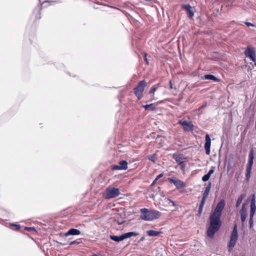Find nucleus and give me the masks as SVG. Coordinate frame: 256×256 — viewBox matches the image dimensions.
I'll return each instance as SVG.
<instances>
[{"label": "nucleus", "mask_w": 256, "mask_h": 256, "mask_svg": "<svg viewBox=\"0 0 256 256\" xmlns=\"http://www.w3.org/2000/svg\"><path fill=\"white\" fill-rule=\"evenodd\" d=\"M225 206V202L224 200H221L217 204L214 212L210 217V224L207 230V234L212 238L215 233L218 230L222 222L220 218L222 214V211Z\"/></svg>", "instance_id": "nucleus-1"}, {"label": "nucleus", "mask_w": 256, "mask_h": 256, "mask_svg": "<svg viewBox=\"0 0 256 256\" xmlns=\"http://www.w3.org/2000/svg\"><path fill=\"white\" fill-rule=\"evenodd\" d=\"M140 218L146 221H152L159 218L162 216L161 212L156 210L143 208L140 210Z\"/></svg>", "instance_id": "nucleus-2"}, {"label": "nucleus", "mask_w": 256, "mask_h": 256, "mask_svg": "<svg viewBox=\"0 0 256 256\" xmlns=\"http://www.w3.org/2000/svg\"><path fill=\"white\" fill-rule=\"evenodd\" d=\"M146 82L145 80H141L138 83V86L134 88V92L136 96L138 98V100H140L143 96V92L144 88L146 86Z\"/></svg>", "instance_id": "nucleus-3"}, {"label": "nucleus", "mask_w": 256, "mask_h": 256, "mask_svg": "<svg viewBox=\"0 0 256 256\" xmlns=\"http://www.w3.org/2000/svg\"><path fill=\"white\" fill-rule=\"evenodd\" d=\"M238 238V233L237 230V226L234 225L230 236V240L228 244L229 250L233 249L236 244Z\"/></svg>", "instance_id": "nucleus-4"}, {"label": "nucleus", "mask_w": 256, "mask_h": 256, "mask_svg": "<svg viewBox=\"0 0 256 256\" xmlns=\"http://www.w3.org/2000/svg\"><path fill=\"white\" fill-rule=\"evenodd\" d=\"M106 198H111L118 196L120 192L118 188H108L106 189Z\"/></svg>", "instance_id": "nucleus-5"}, {"label": "nucleus", "mask_w": 256, "mask_h": 256, "mask_svg": "<svg viewBox=\"0 0 256 256\" xmlns=\"http://www.w3.org/2000/svg\"><path fill=\"white\" fill-rule=\"evenodd\" d=\"M178 124L183 126V130L186 132H191L194 130V125L192 122H187L185 120H178Z\"/></svg>", "instance_id": "nucleus-6"}, {"label": "nucleus", "mask_w": 256, "mask_h": 256, "mask_svg": "<svg viewBox=\"0 0 256 256\" xmlns=\"http://www.w3.org/2000/svg\"><path fill=\"white\" fill-rule=\"evenodd\" d=\"M244 54L246 57L249 58L252 61H256L255 51L250 46H248L244 52Z\"/></svg>", "instance_id": "nucleus-7"}, {"label": "nucleus", "mask_w": 256, "mask_h": 256, "mask_svg": "<svg viewBox=\"0 0 256 256\" xmlns=\"http://www.w3.org/2000/svg\"><path fill=\"white\" fill-rule=\"evenodd\" d=\"M169 181L173 184L177 188H183L185 186L184 183L180 180L173 178H169Z\"/></svg>", "instance_id": "nucleus-8"}, {"label": "nucleus", "mask_w": 256, "mask_h": 256, "mask_svg": "<svg viewBox=\"0 0 256 256\" xmlns=\"http://www.w3.org/2000/svg\"><path fill=\"white\" fill-rule=\"evenodd\" d=\"M210 145H211V140L208 134L206 135V142L204 144V149L206 150V153L208 155L210 152Z\"/></svg>", "instance_id": "nucleus-9"}, {"label": "nucleus", "mask_w": 256, "mask_h": 256, "mask_svg": "<svg viewBox=\"0 0 256 256\" xmlns=\"http://www.w3.org/2000/svg\"><path fill=\"white\" fill-rule=\"evenodd\" d=\"M182 8L186 11L188 17L190 18H192L194 16V12L192 7L190 4H183Z\"/></svg>", "instance_id": "nucleus-10"}, {"label": "nucleus", "mask_w": 256, "mask_h": 256, "mask_svg": "<svg viewBox=\"0 0 256 256\" xmlns=\"http://www.w3.org/2000/svg\"><path fill=\"white\" fill-rule=\"evenodd\" d=\"M173 158L175 160L176 162L181 166L182 168L184 167V158L182 155L174 154L173 155Z\"/></svg>", "instance_id": "nucleus-11"}, {"label": "nucleus", "mask_w": 256, "mask_h": 256, "mask_svg": "<svg viewBox=\"0 0 256 256\" xmlns=\"http://www.w3.org/2000/svg\"><path fill=\"white\" fill-rule=\"evenodd\" d=\"M256 210V206L255 204V196L252 195V198L250 202V217H253Z\"/></svg>", "instance_id": "nucleus-12"}, {"label": "nucleus", "mask_w": 256, "mask_h": 256, "mask_svg": "<svg viewBox=\"0 0 256 256\" xmlns=\"http://www.w3.org/2000/svg\"><path fill=\"white\" fill-rule=\"evenodd\" d=\"M253 163L248 162L246 167V180L248 181L250 176L251 170Z\"/></svg>", "instance_id": "nucleus-13"}, {"label": "nucleus", "mask_w": 256, "mask_h": 256, "mask_svg": "<svg viewBox=\"0 0 256 256\" xmlns=\"http://www.w3.org/2000/svg\"><path fill=\"white\" fill-rule=\"evenodd\" d=\"M80 234V232L76 228H70L69 230L65 234L66 236H68L70 235L77 236Z\"/></svg>", "instance_id": "nucleus-14"}, {"label": "nucleus", "mask_w": 256, "mask_h": 256, "mask_svg": "<svg viewBox=\"0 0 256 256\" xmlns=\"http://www.w3.org/2000/svg\"><path fill=\"white\" fill-rule=\"evenodd\" d=\"M138 233L134 232H128L122 234L123 240L127 238H130L132 236H138Z\"/></svg>", "instance_id": "nucleus-15"}, {"label": "nucleus", "mask_w": 256, "mask_h": 256, "mask_svg": "<svg viewBox=\"0 0 256 256\" xmlns=\"http://www.w3.org/2000/svg\"><path fill=\"white\" fill-rule=\"evenodd\" d=\"M204 79L212 80L214 82H219V80L215 76L212 74H205L204 76Z\"/></svg>", "instance_id": "nucleus-16"}, {"label": "nucleus", "mask_w": 256, "mask_h": 256, "mask_svg": "<svg viewBox=\"0 0 256 256\" xmlns=\"http://www.w3.org/2000/svg\"><path fill=\"white\" fill-rule=\"evenodd\" d=\"M146 234L150 236H156L160 234V232L154 230H150L146 231Z\"/></svg>", "instance_id": "nucleus-17"}, {"label": "nucleus", "mask_w": 256, "mask_h": 256, "mask_svg": "<svg viewBox=\"0 0 256 256\" xmlns=\"http://www.w3.org/2000/svg\"><path fill=\"white\" fill-rule=\"evenodd\" d=\"M119 165L122 170H126L128 168V162L125 160L120 161Z\"/></svg>", "instance_id": "nucleus-18"}, {"label": "nucleus", "mask_w": 256, "mask_h": 256, "mask_svg": "<svg viewBox=\"0 0 256 256\" xmlns=\"http://www.w3.org/2000/svg\"><path fill=\"white\" fill-rule=\"evenodd\" d=\"M110 238L112 240H114L116 242H119L120 241L123 240V238L122 235L120 236H116L114 235H110Z\"/></svg>", "instance_id": "nucleus-19"}, {"label": "nucleus", "mask_w": 256, "mask_h": 256, "mask_svg": "<svg viewBox=\"0 0 256 256\" xmlns=\"http://www.w3.org/2000/svg\"><path fill=\"white\" fill-rule=\"evenodd\" d=\"M246 194H242L238 198L236 203V207L238 208L240 206V204H241L243 199L245 198Z\"/></svg>", "instance_id": "nucleus-20"}, {"label": "nucleus", "mask_w": 256, "mask_h": 256, "mask_svg": "<svg viewBox=\"0 0 256 256\" xmlns=\"http://www.w3.org/2000/svg\"><path fill=\"white\" fill-rule=\"evenodd\" d=\"M143 108L147 110H153L156 109V106L154 104H150L144 105L142 106Z\"/></svg>", "instance_id": "nucleus-21"}, {"label": "nucleus", "mask_w": 256, "mask_h": 256, "mask_svg": "<svg viewBox=\"0 0 256 256\" xmlns=\"http://www.w3.org/2000/svg\"><path fill=\"white\" fill-rule=\"evenodd\" d=\"M254 158V150L252 148L250 150L249 154H248V162L253 163Z\"/></svg>", "instance_id": "nucleus-22"}, {"label": "nucleus", "mask_w": 256, "mask_h": 256, "mask_svg": "<svg viewBox=\"0 0 256 256\" xmlns=\"http://www.w3.org/2000/svg\"><path fill=\"white\" fill-rule=\"evenodd\" d=\"M246 204H243L242 205V209L240 210V215H246L247 216V210L246 207Z\"/></svg>", "instance_id": "nucleus-23"}, {"label": "nucleus", "mask_w": 256, "mask_h": 256, "mask_svg": "<svg viewBox=\"0 0 256 256\" xmlns=\"http://www.w3.org/2000/svg\"><path fill=\"white\" fill-rule=\"evenodd\" d=\"M157 88L155 86H153L151 88L149 91L150 94H154V92L156 90Z\"/></svg>", "instance_id": "nucleus-24"}, {"label": "nucleus", "mask_w": 256, "mask_h": 256, "mask_svg": "<svg viewBox=\"0 0 256 256\" xmlns=\"http://www.w3.org/2000/svg\"><path fill=\"white\" fill-rule=\"evenodd\" d=\"M210 178V176L208 174H206L202 177V180L204 182H206L209 180Z\"/></svg>", "instance_id": "nucleus-25"}, {"label": "nucleus", "mask_w": 256, "mask_h": 256, "mask_svg": "<svg viewBox=\"0 0 256 256\" xmlns=\"http://www.w3.org/2000/svg\"><path fill=\"white\" fill-rule=\"evenodd\" d=\"M210 188H211V182H208V184L207 185L206 187V188L204 191L209 193L210 192Z\"/></svg>", "instance_id": "nucleus-26"}, {"label": "nucleus", "mask_w": 256, "mask_h": 256, "mask_svg": "<svg viewBox=\"0 0 256 256\" xmlns=\"http://www.w3.org/2000/svg\"><path fill=\"white\" fill-rule=\"evenodd\" d=\"M112 170H122L121 169V168H120V165H114V166L112 168Z\"/></svg>", "instance_id": "nucleus-27"}, {"label": "nucleus", "mask_w": 256, "mask_h": 256, "mask_svg": "<svg viewBox=\"0 0 256 256\" xmlns=\"http://www.w3.org/2000/svg\"><path fill=\"white\" fill-rule=\"evenodd\" d=\"M208 194H209V193L206 192V191H204L203 194H202V198H203L204 199H206L208 196Z\"/></svg>", "instance_id": "nucleus-28"}, {"label": "nucleus", "mask_w": 256, "mask_h": 256, "mask_svg": "<svg viewBox=\"0 0 256 256\" xmlns=\"http://www.w3.org/2000/svg\"><path fill=\"white\" fill-rule=\"evenodd\" d=\"M246 216H247L246 215H240V218H241L242 222V223H244L245 222Z\"/></svg>", "instance_id": "nucleus-29"}, {"label": "nucleus", "mask_w": 256, "mask_h": 256, "mask_svg": "<svg viewBox=\"0 0 256 256\" xmlns=\"http://www.w3.org/2000/svg\"><path fill=\"white\" fill-rule=\"evenodd\" d=\"M206 200V199H204H204L203 198H202V200L200 202V204L199 206L204 207V204L205 203Z\"/></svg>", "instance_id": "nucleus-30"}, {"label": "nucleus", "mask_w": 256, "mask_h": 256, "mask_svg": "<svg viewBox=\"0 0 256 256\" xmlns=\"http://www.w3.org/2000/svg\"><path fill=\"white\" fill-rule=\"evenodd\" d=\"M25 230L28 231L35 230V228L34 227H26Z\"/></svg>", "instance_id": "nucleus-31"}, {"label": "nucleus", "mask_w": 256, "mask_h": 256, "mask_svg": "<svg viewBox=\"0 0 256 256\" xmlns=\"http://www.w3.org/2000/svg\"><path fill=\"white\" fill-rule=\"evenodd\" d=\"M80 242H77L76 240L72 241L70 242V245H77L79 244Z\"/></svg>", "instance_id": "nucleus-32"}, {"label": "nucleus", "mask_w": 256, "mask_h": 256, "mask_svg": "<svg viewBox=\"0 0 256 256\" xmlns=\"http://www.w3.org/2000/svg\"><path fill=\"white\" fill-rule=\"evenodd\" d=\"M214 168H212L210 170L209 172H208V173L207 174L210 176L214 173Z\"/></svg>", "instance_id": "nucleus-33"}, {"label": "nucleus", "mask_w": 256, "mask_h": 256, "mask_svg": "<svg viewBox=\"0 0 256 256\" xmlns=\"http://www.w3.org/2000/svg\"><path fill=\"white\" fill-rule=\"evenodd\" d=\"M244 23L248 26H254V25L251 22H246Z\"/></svg>", "instance_id": "nucleus-34"}, {"label": "nucleus", "mask_w": 256, "mask_h": 256, "mask_svg": "<svg viewBox=\"0 0 256 256\" xmlns=\"http://www.w3.org/2000/svg\"><path fill=\"white\" fill-rule=\"evenodd\" d=\"M155 156L154 155V156H151L150 158H149V160L153 162H155Z\"/></svg>", "instance_id": "nucleus-35"}, {"label": "nucleus", "mask_w": 256, "mask_h": 256, "mask_svg": "<svg viewBox=\"0 0 256 256\" xmlns=\"http://www.w3.org/2000/svg\"><path fill=\"white\" fill-rule=\"evenodd\" d=\"M203 207L199 206L198 214L200 216L202 212Z\"/></svg>", "instance_id": "nucleus-36"}, {"label": "nucleus", "mask_w": 256, "mask_h": 256, "mask_svg": "<svg viewBox=\"0 0 256 256\" xmlns=\"http://www.w3.org/2000/svg\"><path fill=\"white\" fill-rule=\"evenodd\" d=\"M253 224V217L250 218V225L251 228Z\"/></svg>", "instance_id": "nucleus-37"}, {"label": "nucleus", "mask_w": 256, "mask_h": 256, "mask_svg": "<svg viewBox=\"0 0 256 256\" xmlns=\"http://www.w3.org/2000/svg\"><path fill=\"white\" fill-rule=\"evenodd\" d=\"M163 176V174H158L156 178H155V180H158L159 178H162Z\"/></svg>", "instance_id": "nucleus-38"}, {"label": "nucleus", "mask_w": 256, "mask_h": 256, "mask_svg": "<svg viewBox=\"0 0 256 256\" xmlns=\"http://www.w3.org/2000/svg\"><path fill=\"white\" fill-rule=\"evenodd\" d=\"M168 200L169 201V204H172L173 206H176V204H175L173 200H172L170 199H168Z\"/></svg>", "instance_id": "nucleus-39"}, {"label": "nucleus", "mask_w": 256, "mask_h": 256, "mask_svg": "<svg viewBox=\"0 0 256 256\" xmlns=\"http://www.w3.org/2000/svg\"><path fill=\"white\" fill-rule=\"evenodd\" d=\"M12 226L16 227V230H19L20 229V226L19 224H13Z\"/></svg>", "instance_id": "nucleus-40"}, {"label": "nucleus", "mask_w": 256, "mask_h": 256, "mask_svg": "<svg viewBox=\"0 0 256 256\" xmlns=\"http://www.w3.org/2000/svg\"><path fill=\"white\" fill-rule=\"evenodd\" d=\"M124 222V221H122L121 222H117V223L118 225H121Z\"/></svg>", "instance_id": "nucleus-41"}, {"label": "nucleus", "mask_w": 256, "mask_h": 256, "mask_svg": "<svg viewBox=\"0 0 256 256\" xmlns=\"http://www.w3.org/2000/svg\"><path fill=\"white\" fill-rule=\"evenodd\" d=\"M157 182V180H156L155 179L153 181V182H152V184H151V186H154L156 183V182Z\"/></svg>", "instance_id": "nucleus-42"}, {"label": "nucleus", "mask_w": 256, "mask_h": 256, "mask_svg": "<svg viewBox=\"0 0 256 256\" xmlns=\"http://www.w3.org/2000/svg\"><path fill=\"white\" fill-rule=\"evenodd\" d=\"M205 106H202L200 108H200H204Z\"/></svg>", "instance_id": "nucleus-43"}, {"label": "nucleus", "mask_w": 256, "mask_h": 256, "mask_svg": "<svg viewBox=\"0 0 256 256\" xmlns=\"http://www.w3.org/2000/svg\"><path fill=\"white\" fill-rule=\"evenodd\" d=\"M144 60H145L146 61V60H147L146 58V54H144Z\"/></svg>", "instance_id": "nucleus-44"}, {"label": "nucleus", "mask_w": 256, "mask_h": 256, "mask_svg": "<svg viewBox=\"0 0 256 256\" xmlns=\"http://www.w3.org/2000/svg\"><path fill=\"white\" fill-rule=\"evenodd\" d=\"M172 88V82H170V88Z\"/></svg>", "instance_id": "nucleus-45"}, {"label": "nucleus", "mask_w": 256, "mask_h": 256, "mask_svg": "<svg viewBox=\"0 0 256 256\" xmlns=\"http://www.w3.org/2000/svg\"><path fill=\"white\" fill-rule=\"evenodd\" d=\"M92 256H96V254H92Z\"/></svg>", "instance_id": "nucleus-46"}, {"label": "nucleus", "mask_w": 256, "mask_h": 256, "mask_svg": "<svg viewBox=\"0 0 256 256\" xmlns=\"http://www.w3.org/2000/svg\"><path fill=\"white\" fill-rule=\"evenodd\" d=\"M144 239V238H142L140 240H142Z\"/></svg>", "instance_id": "nucleus-47"}]
</instances>
